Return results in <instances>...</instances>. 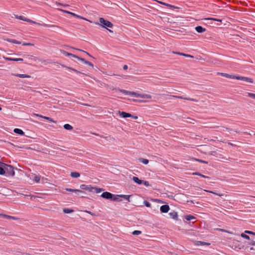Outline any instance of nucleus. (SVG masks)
I'll return each instance as SVG.
<instances>
[{"instance_id": "obj_1", "label": "nucleus", "mask_w": 255, "mask_h": 255, "mask_svg": "<svg viewBox=\"0 0 255 255\" xmlns=\"http://www.w3.org/2000/svg\"><path fill=\"white\" fill-rule=\"evenodd\" d=\"M80 187L82 190H88L90 192L96 193H100L104 190L102 188L93 187L90 185L82 184Z\"/></svg>"}, {"instance_id": "obj_2", "label": "nucleus", "mask_w": 255, "mask_h": 255, "mask_svg": "<svg viewBox=\"0 0 255 255\" xmlns=\"http://www.w3.org/2000/svg\"><path fill=\"white\" fill-rule=\"evenodd\" d=\"M4 169V174L6 173V176H13L14 175L15 172L12 166L5 164Z\"/></svg>"}, {"instance_id": "obj_3", "label": "nucleus", "mask_w": 255, "mask_h": 255, "mask_svg": "<svg viewBox=\"0 0 255 255\" xmlns=\"http://www.w3.org/2000/svg\"><path fill=\"white\" fill-rule=\"evenodd\" d=\"M100 25L102 27L107 28V27L112 28L113 26V24L108 20H105L102 17L99 18Z\"/></svg>"}, {"instance_id": "obj_4", "label": "nucleus", "mask_w": 255, "mask_h": 255, "mask_svg": "<svg viewBox=\"0 0 255 255\" xmlns=\"http://www.w3.org/2000/svg\"><path fill=\"white\" fill-rule=\"evenodd\" d=\"M102 197L103 198L106 199H111L112 200V198L113 197V194L108 192H103L102 195H101Z\"/></svg>"}, {"instance_id": "obj_5", "label": "nucleus", "mask_w": 255, "mask_h": 255, "mask_svg": "<svg viewBox=\"0 0 255 255\" xmlns=\"http://www.w3.org/2000/svg\"><path fill=\"white\" fill-rule=\"evenodd\" d=\"M29 177L30 179L33 180L36 183L39 182L40 181V176L36 175L35 174L31 173L30 174H29Z\"/></svg>"}, {"instance_id": "obj_6", "label": "nucleus", "mask_w": 255, "mask_h": 255, "mask_svg": "<svg viewBox=\"0 0 255 255\" xmlns=\"http://www.w3.org/2000/svg\"><path fill=\"white\" fill-rule=\"evenodd\" d=\"M236 79L242 80L249 83H253L254 82V80L253 79L242 76H237V77H236Z\"/></svg>"}, {"instance_id": "obj_7", "label": "nucleus", "mask_w": 255, "mask_h": 255, "mask_svg": "<svg viewBox=\"0 0 255 255\" xmlns=\"http://www.w3.org/2000/svg\"><path fill=\"white\" fill-rule=\"evenodd\" d=\"M39 25H42L45 27L52 28L53 29L54 31H56L58 29L60 28V27H59L58 26L56 25H53V24H45V23H40V24Z\"/></svg>"}, {"instance_id": "obj_8", "label": "nucleus", "mask_w": 255, "mask_h": 255, "mask_svg": "<svg viewBox=\"0 0 255 255\" xmlns=\"http://www.w3.org/2000/svg\"><path fill=\"white\" fill-rule=\"evenodd\" d=\"M135 97L137 98H146V99H151L152 97L151 95L146 94H138L135 93Z\"/></svg>"}, {"instance_id": "obj_9", "label": "nucleus", "mask_w": 255, "mask_h": 255, "mask_svg": "<svg viewBox=\"0 0 255 255\" xmlns=\"http://www.w3.org/2000/svg\"><path fill=\"white\" fill-rule=\"evenodd\" d=\"M17 18H19V19H21V20H24V21H27V22H30V23H34V24H38V25H40V23H38V22H36L35 21H34L31 19H28L27 18H25L22 16H19L18 17H17Z\"/></svg>"}, {"instance_id": "obj_10", "label": "nucleus", "mask_w": 255, "mask_h": 255, "mask_svg": "<svg viewBox=\"0 0 255 255\" xmlns=\"http://www.w3.org/2000/svg\"><path fill=\"white\" fill-rule=\"evenodd\" d=\"M119 91L122 92V93L124 94L125 95H131L134 97L135 96V92H130L125 90H122L120 89H119Z\"/></svg>"}, {"instance_id": "obj_11", "label": "nucleus", "mask_w": 255, "mask_h": 255, "mask_svg": "<svg viewBox=\"0 0 255 255\" xmlns=\"http://www.w3.org/2000/svg\"><path fill=\"white\" fill-rule=\"evenodd\" d=\"M160 211L162 212V213H167L169 209H170V208H169V206L167 205H162L160 207Z\"/></svg>"}, {"instance_id": "obj_12", "label": "nucleus", "mask_w": 255, "mask_h": 255, "mask_svg": "<svg viewBox=\"0 0 255 255\" xmlns=\"http://www.w3.org/2000/svg\"><path fill=\"white\" fill-rule=\"evenodd\" d=\"M172 96L173 97H174V98H179V99H184V100H189V101H194V102H197L198 101L197 100H196L195 99H193V98L184 97H182V96H174V95H172Z\"/></svg>"}, {"instance_id": "obj_13", "label": "nucleus", "mask_w": 255, "mask_h": 255, "mask_svg": "<svg viewBox=\"0 0 255 255\" xmlns=\"http://www.w3.org/2000/svg\"><path fill=\"white\" fill-rule=\"evenodd\" d=\"M0 217L3 218H4L6 219H8V220L12 219V220H15L17 219V218L15 217L11 216H9V215L3 214H0Z\"/></svg>"}, {"instance_id": "obj_14", "label": "nucleus", "mask_w": 255, "mask_h": 255, "mask_svg": "<svg viewBox=\"0 0 255 255\" xmlns=\"http://www.w3.org/2000/svg\"><path fill=\"white\" fill-rule=\"evenodd\" d=\"M218 74L221 75L223 76L226 77L228 78H231V79H236V77H237V76L229 75L228 74L224 73H218Z\"/></svg>"}, {"instance_id": "obj_15", "label": "nucleus", "mask_w": 255, "mask_h": 255, "mask_svg": "<svg viewBox=\"0 0 255 255\" xmlns=\"http://www.w3.org/2000/svg\"><path fill=\"white\" fill-rule=\"evenodd\" d=\"M76 59L83 62L85 64H87V65L91 66L92 67H93V64L92 63H91V62H90L88 61L85 60L84 58H80L77 56L76 57Z\"/></svg>"}, {"instance_id": "obj_16", "label": "nucleus", "mask_w": 255, "mask_h": 255, "mask_svg": "<svg viewBox=\"0 0 255 255\" xmlns=\"http://www.w3.org/2000/svg\"><path fill=\"white\" fill-rule=\"evenodd\" d=\"M61 53L64 55V56H71L72 57H74L75 58H76L77 57V55H75V54H72V53H68L66 51H65L64 50H61Z\"/></svg>"}, {"instance_id": "obj_17", "label": "nucleus", "mask_w": 255, "mask_h": 255, "mask_svg": "<svg viewBox=\"0 0 255 255\" xmlns=\"http://www.w3.org/2000/svg\"><path fill=\"white\" fill-rule=\"evenodd\" d=\"M120 115L123 118H126L128 117H132V115L129 113H127L124 112H119Z\"/></svg>"}, {"instance_id": "obj_18", "label": "nucleus", "mask_w": 255, "mask_h": 255, "mask_svg": "<svg viewBox=\"0 0 255 255\" xmlns=\"http://www.w3.org/2000/svg\"><path fill=\"white\" fill-rule=\"evenodd\" d=\"M65 190L67 191L73 192L76 193H83L84 192L82 190L78 189H73L71 188H65Z\"/></svg>"}, {"instance_id": "obj_19", "label": "nucleus", "mask_w": 255, "mask_h": 255, "mask_svg": "<svg viewBox=\"0 0 255 255\" xmlns=\"http://www.w3.org/2000/svg\"><path fill=\"white\" fill-rule=\"evenodd\" d=\"M195 30L198 33H203L206 31V28H203L201 26H197L195 27Z\"/></svg>"}, {"instance_id": "obj_20", "label": "nucleus", "mask_w": 255, "mask_h": 255, "mask_svg": "<svg viewBox=\"0 0 255 255\" xmlns=\"http://www.w3.org/2000/svg\"><path fill=\"white\" fill-rule=\"evenodd\" d=\"M34 115L36 116L39 117H41L42 118H43V119H44L45 120H48V121H49L50 122L55 123V121H54L51 118L45 117V116H41V115H38V114H34Z\"/></svg>"}, {"instance_id": "obj_21", "label": "nucleus", "mask_w": 255, "mask_h": 255, "mask_svg": "<svg viewBox=\"0 0 255 255\" xmlns=\"http://www.w3.org/2000/svg\"><path fill=\"white\" fill-rule=\"evenodd\" d=\"M5 165V163H2L0 161V174L4 175V166Z\"/></svg>"}, {"instance_id": "obj_22", "label": "nucleus", "mask_w": 255, "mask_h": 255, "mask_svg": "<svg viewBox=\"0 0 255 255\" xmlns=\"http://www.w3.org/2000/svg\"><path fill=\"white\" fill-rule=\"evenodd\" d=\"M132 180L137 183V184H141L142 183L143 180H140L138 177L133 176L132 177Z\"/></svg>"}, {"instance_id": "obj_23", "label": "nucleus", "mask_w": 255, "mask_h": 255, "mask_svg": "<svg viewBox=\"0 0 255 255\" xmlns=\"http://www.w3.org/2000/svg\"><path fill=\"white\" fill-rule=\"evenodd\" d=\"M13 131L17 134H20L21 135H24V132L20 129L19 128H14L13 130Z\"/></svg>"}, {"instance_id": "obj_24", "label": "nucleus", "mask_w": 255, "mask_h": 255, "mask_svg": "<svg viewBox=\"0 0 255 255\" xmlns=\"http://www.w3.org/2000/svg\"><path fill=\"white\" fill-rule=\"evenodd\" d=\"M121 195H114L113 197L112 198V200L113 201H121V200L120 199Z\"/></svg>"}, {"instance_id": "obj_25", "label": "nucleus", "mask_w": 255, "mask_h": 255, "mask_svg": "<svg viewBox=\"0 0 255 255\" xmlns=\"http://www.w3.org/2000/svg\"><path fill=\"white\" fill-rule=\"evenodd\" d=\"M169 215H170L171 218L174 219H176L178 216L177 213L175 211H173L172 212L169 213Z\"/></svg>"}, {"instance_id": "obj_26", "label": "nucleus", "mask_w": 255, "mask_h": 255, "mask_svg": "<svg viewBox=\"0 0 255 255\" xmlns=\"http://www.w3.org/2000/svg\"><path fill=\"white\" fill-rule=\"evenodd\" d=\"M5 60L8 61H22L23 59L22 58H5Z\"/></svg>"}, {"instance_id": "obj_27", "label": "nucleus", "mask_w": 255, "mask_h": 255, "mask_svg": "<svg viewBox=\"0 0 255 255\" xmlns=\"http://www.w3.org/2000/svg\"><path fill=\"white\" fill-rule=\"evenodd\" d=\"M63 127L65 129L69 130H71L73 129V127L68 124H65L64 125Z\"/></svg>"}, {"instance_id": "obj_28", "label": "nucleus", "mask_w": 255, "mask_h": 255, "mask_svg": "<svg viewBox=\"0 0 255 255\" xmlns=\"http://www.w3.org/2000/svg\"><path fill=\"white\" fill-rule=\"evenodd\" d=\"M70 176L73 178H78V177H80V174L78 172H74L71 173Z\"/></svg>"}, {"instance_id": "obj_29", "label": "nucleus", "mask_w": 255, "mask_h": 255, "mask_svg": "<svg viewBox=\"0 0 255 255\" xmlns=\"http://www.w3.org/2000/svg\"><path fill=\"white\" fill-rule=\"evenodd\" d=\"M15 76L20 77V78H30V76L26 75V74H16L14 75Z\"/></svg>"}, {"instance_id": "obj_30", "label": "nucleus", "mask_w": 255, "mask_h": 255, "mask_svg": "<svg viewBox=\"0 0 255 255\" xmlns=\"http://www.w3.org/2000/svg\"><path fill=\"white\" fill-rule=\"evenodd\" d=\"M63 11L66 12V13H69V14H71V15H73L74 16H76L77 17L82 18V17H81L80 16H79V15H77V14H75L74 13H73L72 12H70V11H67V10H63ZM83 19H84V18H83Z\"/></svg>"}, {"instance_id": "obj_31", "label": "nucleus", "mask_w": 255, "mask_h": 255, "mask_svg": "<svg viewBox=\"0 0 255 255\" xmlns=\"http://www.w3.org/2000/svg\"><path fill=\"white\" fill-rule=\"evenodd\" d=\"M185 219L187 221H191L192 220H195L196 219V218L193 216L189 215L186 216Z\"/></svg>"}, {"instance_id": "obj_32", "label": "nucleus", "mask_w": 255, "mask_h": 255, "mask_svg": "<svg viewBox=\"0 0 255 255\" xmlns=\"http://www.w3.org/2000/svg\"><path fill=\"white\" fill-rule=\"evenodd\" d=\"M131 196V195H121V197L127 200H128V202L130 201L129 198Z\"/></svg>"}, {"instance_id": "obj_33", "label": "nucleus", "mask_w": 255, "mask_h": 255, "mask_svg": "<svg viewBox=\"0 0 255 255\" xmlns=\"http://www.w3.org/2000/svg\"><path fill=\"white\" fill-rule=\"evenodd\" d=\"M63 211L64 213L66 214H69L73 212V210L72 209H68V208H65L63 210Z\"/></svg>"}, {"instance_id": "obj_34", "label": "nucleus", "mask_w": 255, "mask_h": 255, "mask_svg": "<svg viewBox=\"0 0 255 255\" xmlns=\"http://www.w3.org/2000/svg\"><path fill=\"white\" fill-rule=\"evenodd\" d=\"M62 66L63 67H65V68H67V69H70V70H72V71H73L75 72H76V73H80V72L79 71H78V70H76V69H73V68H71V67H69L66 66L64 65H62Z\"/></svg>"}, {"instance_id": "obj_35", "label": "nucleus", "mask_w": 255, "mask_h": 255, "mask_svg": "<svg viewBox=\"0 0 255 255\" xmlns=\"http://www.w3.org/2000/svg\"><path fill=\"white\" fill-rule=\"evenodd\" d=\"M204 20H214V21H216L222 22V20L221 19H217V18H211V17L205 18Z\"/></svg>"}, {"instance_id": "obj_36", "label": "nucleus", "mask_w": 255, "mask_h": 255, "mask_svg": "<svg viewBox=\"0 0 255 255\" xmlns=\"http://www.w3.org/2000/svg\"><path fill=\"white\" fill-rule=\"evenodd\" d=\"M139 161L144 164H147L148 163V160L144 158H140Z\"/></svg>"}, {"instance_id": "obj_37", "label": "nucleus", "mask_w": 255, "mask_h": 255, "mask_svg": "<svg viewBox=\"0 0 255 255\" xmlns=\"http://www.w3.org/2000/svg\"><path fill=\"white\" fill-rule=\"evenodd\" d=\"M241 236L242 237H243V238H245L246 239H247V240L250 239V237L248 235H246V234L245 232L244 233H242Z\"/></svg>"}, {"instance_id": "obj_38", "label": "nucleus", "mask_w": 255, "mask_h": 255, "mask_svg": "<svg viewBox=\"0 0 255 255\" xmlns=\"http://www.w3.org/2000/svg\"><path fill=\"white\" fill-rule=\"evenodd\" d=\"M132 235H140L141 234V232L140 231H138V230H135V231H134L132 233Z\"/></svg>"}, {"instance_id": "obj_39", "label": "nucleus", "mask_w": 255, "mask_h": 255, "mask_svg": "<svg viewBox=\"0 0 255 255\" xmlns=\"http://www.w3.org/2000/svg\"><path fill=\"white\" fill-rule=\"evenodd\" d=\"M143 204L146 207H150L151 206V204L147 201H144Z\"/></svg>"}, {"instance_id": "obj_40", "label": "nucleus", "mask_w": 255, "mask_h": 255, "mask_svg": "<svg viewBox=\"0 0 255 255\" xmlns=\"http://www.w3.org/2000/svg\"><path fill=\"white\" fill-rule=\"evenodd\" d=\"M7 41L11 42L12 43H15V44H20V42H19L16 40H14V39H12V40L8 39Z\"/></svg>"}, {"instance_id": "obj_41", "label": "nucleus", "mask_w": 255, "mask_h": 255, "mask_svg": "<svg viewBox=\"0 0 255 255\" xmlns=\"http://www.w3.org/2000/svg\"><path fill=\"white\" fill-rule=\"evenodd\" d=\"M178 54L179 55H183L184 56L188 57H191V58L193 57V56H191V55H188V54H184L183 53H178Z\"/></svg>"}, {"instance_id": "obj_42", "label": "nucleus", "mask_w": 255, "mask_h": 255, "mask_svg": "<svg viewBox=\"0 0 255 255\" xmlns=\"http://www.w3.org/2000/svg\"><path fill=\"white\" fill-rule=\"evenodd\" d=\"M206 192H210V193H212L214 194H215V195H217L218 196H222L223 195V194H219V193H217L216 192H213V191H208V190H205Z\"/></svg>"}, {"instance_id": "obj_43", "label": "nucleus", "mask_w": 255, "mask_h": 255, "mask_svg": "<svg viewBox=\"0 0 255 255\" xmlns=\"http://www.w3.org/2000/svg\"><path fill=\"white\" fill-rule=\"evenodd\" d=\"M142 183L145 186H149V183L148 181H143Z\"/></svg>"}, {"instance_id": "obj_44", "label": "nucleus", "mask_w": 255, "mask_h": 255, "mask_svg": "<svg viewBox=\"0 0 255 255\" xmlns=\"http://www.w3.org/2000/svg\"><path fill=\"white\" fill-rule=\"evenodd\" d=\"M248 94L249 96L252 97L253 98H255V94L248 93Z\"/></svg>"}, {"instance_id": "obj_45", "label": "nucleus", "mask_w": 255, "mask_h": 255, "mask_svg": "<svg viewBox=\"0 0 255 255\" xmlns=\"http://www.w3.org/2000/svg\"><path fill=\"white\" fill-rule=\"evenodd\" d=\"M245 233L246 234V233H248V234H253V235H255V233L253 232H252V231H245Z\"/></svg>"}, {"instance_id": "obj_46", "label": "nucleus", "mask_w": 255, "mask_h": 255, "mask_svg": "<svg viewBox=\"0 0 255 255\" xmlns=\"http://www.w3.org/2000/svg\"><path fill=\"white\" fill-rule=\"evenodd\" d=\"M23 45H33V44L31 43H23L22 44Z\"/></svg>"}, {"instance_id": "obj_47", "label": "nucleus", "mask_w": 255, "mask_h": 255, "mask_svg": "<svg viewBox=\"0 0 255 255\" xmlns=\"http://www.w3.org/2000/svg\"><path fill=\"white\" fill-rule=\"evenodd\" d=\"M85 212L88 213H89V214H91L92 216H95V214L94 213L91 212V211H86Z\"/></svg>"}, {"instance_id": "obj_48", "label": "nucleus", "mask_w": 255, "mask_h": 255, "mask_svg": "<svg viewBox=\"0 0 255 255\" xmlns=\"http://www.w3.org/2000/svg\"><path fill=\"white\" fill-rule=\"evenodd\" d=\"M200 176H201L202 177H203V178H208V179L209 178V177L206 176L204 175L201 174H200Z\"/></svg>"}, {"instance_id": "obj_49", "label": "nucleus", "mask_w": 255, "mask_h": 255, "mask_svg": "<svg viewBox=\"0 0 255 255\" xmlns=\"http://www.w3.org/2000/svg\"><path fill=\"white\" fill-rule=\"evenodd\" d=\"M76 49V50H79V51H82V52H85L87 55H89L90 56H91V55H90L88 52H85V51H83V50H81V49Z\"/></svg>"}, {"instance_id": "obj_50", "label": "nucleus", "mask_w": 255, "mask_h": 255, "mask_svg": "<svg viewBox=\"0 0 255 255\" xmlns=\"http://www.w3.org/2000/svg\"><path fill=\"white\" fill-rule=\"evenodd\" d=\"M198 161H199V162H201V163H208V162L206 161H204V160H198Z\"/></svg>"}, {"instance_id": "obj_51", "label": "nucleus", "mask_w": 255, "mask_h": 255, "mask_svg": "<svg viewBox=\"0 0 255 255\" xmlns=\"http://www.w3.org/2000/svg\"><path fill=\"white\" fill-rule=\"evenodd\" d=\"M111 90H115V91H119V89H117V88H114L113 87H110V88Z\"/></svg>"}, {"instance_id": "obj_52", "label": "nucleus", "mask_w": 255, "mask_h": 255, "mask_svg": "<svg viewBox=\"0 0 255 255\" xmlns=\"http://www.w3.org/2000/svg\"><path fill=\"white\" fill-rule=\"evenodd\" d=\"M128 67L127 65H125L124 66H123V69L124 70H127L128 69Z\"/></svg>"}, {"instance_id": "obj_53", "label": "nucleus", "mask_w": 255, "mask_h": 255, "mask_svg": "<svg viewBox=\"0 0 255 255\" xmlns=\"http://www.w3.org/2000/svg\"><path fill=\"white\" fill-rule=\"evenodd\" d=\"M193 175H199V176H200V173H199V172H195V173H193Z\"/></svg>"}, {"instance_id": "obj_54", "label": "nucleus", "mask_w": 255, "mask_h": 255, "mask_svg": "<svg viewBox=\"0 0 255 255\" xmlns=\"http://www.w3.org/2000/svg\"><path fill=\"white\" fill-rule=\"evenodd\" d=\"M220 231L223 232H227V231L224 229H220Z\"/></svg>"}, {"instance_id": "obj_55", "label": "nucleus", "mask_w": 255, "mask_h": 255, "mask_svg": "<svg viewBox=\"0 0 255 255\" xmlns=\"http://www.w3.org/2000/svg\"><path fill=\"white\" fill-rule=\"evenodd\" d=\"M131 117L132 118H133L134 119H137L138 118L137 116H132Z\"/></svg>"}, {"instance_id": "obj_56", "label": "nucleus", "mask_w": 255, "mask_h": 255, "mask_svg": "<svg viewBox=\"0 0 255 255\" xmlns=\"http://www.w3.org/2000/svg\"><path fill=\"white\" fill-rule=\"evenodd\" d=\"M77 195H78V196H80V197H84V196L81 195H80V194H77Z\"/></svg>"}, {"instance_id": "obj_57", "label": "nucleus", "mask_w": 255, "mask_h": 255, "mask_svg": "<svg viewBox=\"0 0 255 255\" xmlns=\"http://www.w3.org/2000/svg\"><path fill=\"white\" fill-rule=\"evenodd\" d=\"M202 244H203V245H209V244H208V243H205V242L202 243Z\"/></svg>"}, {"instance_id": "obj_58", "label": "nucleus", "mask_w": 255, "mask_h": 255, "mask_svg": "<svg viewBox=\"0 0 255 255\" xmlns=\"http://www.w3.org/2000/svg\"><path fill=\"white\" fill-rule=\"evenodd\" d=\"M253 250H254L253 248V247H252V248H251L250 249V251H249L250 252L251 251Z\"/></svg>"}, {"instance_id": "obj_59", "label": "nucleus", "mask_w": 255, "mask_h": 255, "mask_svg": "<svg viewBox=\"0 0 255 255\" xmlns=\"http://www.w3.org/2000/svg\"><path fill=\"white\" fill-rule=\"evenodd\" d=\"M220 229L217 228V229H215V230H217V231H220Z\"/></svg>"}, {"instance_id": "obj_60", "label": "nucleus", "mask_w": 255, "mask_h": 255, "mask_svg": "<svg viewBox=\"0 0 255 255\" xmlns=\"http://www.w3.org/2000/svg\"><path fill=\"white\" fill-rule=\"evenodd\" d=\"M108 30H109L110 32H113V31H112V30H110V29H108Z\"/></svg>"}, {"instance_id": "obj_61", "label": "nucleus", "mask_w": 255, "mask_h": 255, "mask_svg": "<svg viewBox=\"0 0 255 255\" xmlns=\"http://www.w3.org/2000/svg\"><path fill=\"white\" fill-rule=\"evenodd\" d=\"M161 3L164 4V5H165V3H163V2H161Z\"/></svg>"}, {"instance_id": "obj_62", "label": "nucleus", "mask_w": 255, "mask_h": 255, "mask_svg": "<svg viewBox=\"0 0 255 255\" xmlns=\"http://www.w3.org/2000/svg\"><path fill=\"white\" fill-rule=\"evenodd\" d=\"M1 110V108L0 107V111Z\"/></svg>"}]
</instances>
